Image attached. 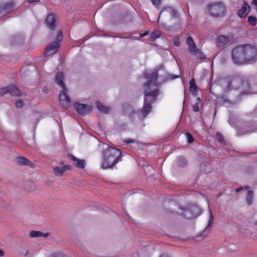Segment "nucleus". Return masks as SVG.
<instances>
[{
  "instance_id": "24",
  "label": "nucleus",
  "mask_w": 257,
  "mask_h": 257,
  "mask_svg": "<svg viewBox=\"0 0 257 257\" xmlns=\"http://www.w3.org/2000/svg\"><path fill=\"white\" fill-rule=\"evenodd\" d=\"M191 54L195 56L197 59L202 60L205 58V54L197 48L193 51L192 53H190Z\"/></svg>"
},
{
  "instance_id": "45",
  "label": "nucleus",
  "mask_w": 257,
  "mask_h": 257,
  "mask_svg": "<svg viewBox=\"0 0 257 257\" xmlns=\"http://www.w3.org/2000/svg\"><path fill=\"white\" fill-rule=\"evenodd\" d=\"M243 189V188L242 187H239L238 188H237L236 190H235V192L236 193H238L239 192V191H240L241 190H242Z\"/></svg>"
},
{
  "instance_id": "11",
  "label": "nucleus",
  "mask_w": 257,
  "mask_h": 257,
  "mask_svg": "<svg viewBox=\"0 0 257 257\" xmlns=\"http://www.w3.org/2000/svg\"><path fill=\"white\" fill-rule=\"evenodd\" d=\"M67 157L76 167L81 169L85 168V161L84 160L79 159L71 154H68Z\"/></svg>"
},
{
  "instance_id": "9",
  "label": "nucleus",
  "mask_w": 257,
  "mask_h": 257,
  "mask_svg": "<svg viewBox=\"0 0 257 257\" xmlns=\"http://www.w3.org/2000/svg\"><path fill=\"white\" fill-rule=\"evenodd\" d=\"M68 90L66 88L62 89L59 94L60 103L65 108H68L71 105V99L67 95Z\"/></svg>"
},
{
  "instance_id": "42",
  "label": "nucleus",
  "mask_w": 257,
  "mask_h": 257,
  "mask_svg": "<svg viewBox=\"0 0 257 257\" xmlns=\"http://www.w3.org/2000/svg\"><path fill=\"white\" fill-rule=\"evenodd\" d=\"M28 70L27 69V67H23L21 70V72L22 73H24L26 72V71Z\"/></svg>"
},
{
  "instance_id": "19",
  "label": "nucleus",
  "mask_w": 257,
  "mask_h": 257,
  "mask_svg": "<svg viewBox=\"0 0 257 257\" xmlns=\"http://www.w3.org/2000/svg\"><path fill=\"white\" fill-rule=\"evenodd\" d=\"M55 82L60 85L62 89L66 88L64 83V76L62 72H58L55 76Z\"/></svg>"
},
{
  "instance_id": "18",
  "label": "nucleus",
  "mask_w": 257,
  "mask_h": 257,
  "mask_svg": "<svg viewBox=\"0 0 257 257\" xmlns=\"http://www.w3.org/2000/svg\"><path fill=\"white\" fill-rule=\"evenodd\" d=\"M151 108V103L150 100H148V98H145L144 106L142 109V112L145 117L149 114Z\"/></svg>"
},
{
  "instance_id": "41",
  "label": "nucleus",
  "mask_w": 257,
  "mask_h": 257,
  "mask_svg": "<svg viewBox=\"0 0 257 257\" xmlns=\"http://www.w3.org/2000/svg\"><path fill=\"white\" fill-rule=\"evenodd\" d=\"M40 0H28V3L29 4L38 3Z\"/></svg>"
},
{
  "instance_id": "47",
  "label": "nucleus",
  "mask_w": 257,
  "mask_h": 257,
  "mask_svg": "<svg viewBox=\"0 0 257 257\" xmlns=\"http://www.w3.org/2000/svg\"><path fill=\"white\" fill-rule=\"evenodd\" d=\"M60 164L62 167H64V166H65V165L64 164V162H63V161L60 162Z\"/></svg>"
},
{
  "instance_id": "10",
  "label": "nucleus",
  "mask_w": 257,
  "mask_h": 257,
  "mask_svg": "<svg viewBox=\"0 0 257 257\" xmlns=\"http://www.w3.org/2000/svg\"><path fill=\"white\" fill-rule=\"evenodd\" d=\"M15 10L14 3L9 2L0 5V17L4 16Z\"/></svg>"
},
{
  "instance_id": "37",
  "label": "nucleus",
  "mask_w": 257,
  "mask_h": 257,
  "mask_svg": "<svg viewBox=\"0 0 257 257\" xmlns=\"http://www.w3.org/2000/svg\"><path fill=\"white\" fill-rule=\"evenodd\" d=\"M213 217L211 211H210V218L208 224V227L211 226L213 223Z\"/></svg>"
},
{
  "instance_id": "16",
  "label": "nucleus",
  "mask_w": 257,
  "mask_h": 257,
  "mask_svg": "<svg viewBox=\"0 0 257 257\" xmlns=\"http://www.w3.org/2000/svg\"><path fill=\"white\" fill-rule=\"evenodd\" d=\"M56 19L53 14H50L46 19L47 27L51 30H54L55 27Z\"/></svg>"
},
{
  "instance_id": "35",
  "label": "nucleus",
  "mask_w": 257,
  "mask_h": 257,
  "mask_svg": "<svg viewBox=\"0 0 257 257\" xmlns=\"http://www.w3.org/2000/svg\"><path fill=\"white\" fill-rule=\"evenodd\" d=\"M24 105L23 102L21 100H17L16 101V106L18 108H22Z\"/></svg>"
},
{
  "instance_id": "5",
  "label": "nucleus",
  "mask_w": 257,
  "mask_h": 257,
  "mask_svg": "<svg viewBox=\"0 0 257 257\" xmlns=\"http://www.w3.org/2000/svg\"><path fill=\"white\" fill-rule=\"evenodd\" d=\"M63 38V34L61 31L58 32L56 40L51 43L45 49L44 53L46 56H50L56 53L60 46Z\"/></svg>"
},
{
  "instance_id": "26",
  "label": "nucleus",
  "mask_w": 257,
  "mask_h": 257,
  "mask_svg": "<svg viewBox=\"0 0 257 257\" xmlns=\"http://www.w3.org/2000/svg\"><path fill=\"white\" fill-rule=\"evenodd\" d=\"M253 192L252 191L249 190L247 192L246 203L247 205H251L253 203Z\"/></svg>"
},
{
  "instance_id": "2",
  "label": "nucleus",
  "mask_w": 257,
  "mask_h": 257,
  "mask_svg": "<svg viewBox=\"0 0 257 257\" xmlns=\"http://www.w3.org/2000/svg\"><path fill=\"white\" fill-rule=\"evenodd\" d=\"M207 10L209 14L214 18L224 17L227 12L226 6L221 2H215L207 5Z\"/></svg>"
},
{
  "instance_id": "14",
  "label": "nucleus",
  "mask_w": 257,
  "mask_h": 257,
  "mask_svg": "<svg viewBox=\"0 0 257 257\" xmlns=\"http://www.w3.org/2000/svg\"><path fill=\"white\" fill-rule=\"evenodd\" d=\"M250 7L246 1H244L243 6L237 12V16L240 18H245L250 11Z\"/></svg>"
},
{
  "instance_id": "39",
  "label": "nucleus",
  "mask_w": 257,
  "mask_h": 257,
  "mask_svg": "<svg viewBox=\"0 0 257 257\" xmlns=\"http://www.w3.org/2000/svg\"><path fill=\"white\" fill-rule=\"evenodd\" d=\"M161 0H151L153 4L156 6H158Z\"/></svg>"
},
{
  "instance_id": "34",
  "label": "nucleus",
  "mask_w": 257,
  "mask_h": 257,
  "mask_svg": "<svg viewBox=\"0 0 257 257\" xmlns=\"http://www.w3.org/2000/svg\"><path fill=\"white\" fill-rule=\"evenodd\" d=\"M51 257H66V255L62 252H58L53 253Z\"/></svg>"
},
{
  "instance_id": "30",
  "label": "nucleus",
  "mask_w": 257,
  "mask_h": 257,
  "mask_svg": "<svg viewBox=\"0 0 257 257\" xmlns=\"http://www.w3.org/2000/svg\"><path fill=\"white\" fill-rule=\"evenodd\" d=\"M160 35H161L160 32L158 31H154V32H152L150 34V38L151 40L154 41L157 38L160 37Z\"/></svg>"
},
{
  "instance_id": "20",
  "label": "nucleus",
  "mask_w": 257,
  "mask_h": 257,
  "mask_svg": "<svg viewBox=\"0 0 257 257\" xmlns=\"http://www.w3.org/2000/svg\"><path fill=\"white\" fill-rule=\"evenodd\" d=\"M186 43L188 45V51L190 53H192L197 47L191 36L187 37L186 39Z\"/></svg>"
},
{
  "instance_id": "49",
  "label": "nucleus",
  "mask_w": 257,
  "mask_h": 257,
  "mask_svg": "<svg viewBox=\"0 0 257 257\" xmlns=\"http://www.w3.org/2000/svg\"><path fill=\"white\" fill-rule=\"evenodd\" d=\"M147 34H148V33H144V34H140V36H141V37H143V36H144L145 35H147Z\"/></svg>"
},
{
  "instance_id": "38",
  "label": "nucleus",
  "mask_w": 257,
  "mask_h": 257,
  "mask_svg": "<svg viewBox=\"0 0 257 257\" xmlns=\"http://www.w3.org/2000/svg\"><path fill=\"white\" fill-rule=\"evenodd\" d=\"M173 43L174 45L176 46H179L180 45L179 40L178 38H174L173 40Z\"/></svg>"
},
{
  "instance_id": "44",
  "label": "nucleus",
  "mask_w": 257,
  "mask_h": 257,
  "mask_svg": "<svg viewBox=\"0 0 257 257\" xmlns=\"http://www.w3.org/2000/svg\"><path fill=\"white\" fill-rule=\"evenodd\" d=\"M251 4L252 5L257 6V0H253L252 2H251Z\"/></svg>"
},
{
  "instance_id": "1",
  "label": "nucleus",
  "mask_w": 257,
  "mask_h": 257,
  "mask_svg": "<svg viewBox=\"0 0 257 257\" xmlns=\"http://www.w3.org/2000/svg\"><path fill=\"white\" fill-rule=\"evenodd\" d=\"M121 152L117 149L109 147L103 153L101 167L108 169L112 167L121 160Z\"/></svg>"
},
{
  "instance_id": "50",
  "label": "nucleus",
  "mask_w": 257,
  "mask_h": 257,
  "mask_svg": "<svg viewBox=\"0 0 257 257\" xmlns=\"http://www.w3.org/2000/svg\"><path fill=\"white\" fill-rule=\"evenodd\" d=\"M28 253V251H27L26 252V255H27Z\"/></svg>"
},
{
  "instance_id": "6",
  "label": "nucleus",
  "mask_w": 257,
  "mask_h": 257,
  "mask_svg": "<svg viewBox=\"0 0 257 257\" xmlns=\"http://www.w3.org/2000/svg\"><path fill=\"white\" fill-rule=\"evenodd\" d=\"M242 45L234 48L231 52V58L233 63L238 65L245 64Z\"/></svg>"
},
{
  "instance_id": "40",
  "label": "nucleus",
  "mask_w": 257,
  "mask_h": 257,
  "mask_svg": "<svg viewBox=\"0 0 257 257\" xmlns=\"http://www.w3.org/2000/svg\"><path fill=\"white\" fill-rule=\"evenodd\" d=\"M63 168H65V171L66 170H71L72 169V167L70 166V165H65V166H64V167H63Z\"/></svg>"
},
{
  "instance_id": "51",
  "label": "nucleus",
  "mask_w": 257,
  "mask_h": 257,
  "mask_svg": "<svg viewBox=\"0 0 257 257\" xmlns=\"http://www.w3.org/2000/svg\"><path fill=\"white\" fill-rule=\"evenodd\" d=\"M245 188H249V187L247 186V187H245Z\"/></svg>"
},
{
  "instance_id": "21",
  "label": "nucleus",
  "mask_w": 257,
  "mask_h": 257,
  "mask_svg": "<svg viewBox=\"0 0 257 257\" xmlns=\"http://www.w3.org/2000/svg\"><path fill=\"white\" fill-rule=\"evenodd\" d=\"M9 93L10 94V95H11L12 96L18 97L21 95L20 90L14 85L12 84L9 85Z\"/></svg>"
},
{
  "instance_id": "27",
  "label": "nucleus",
  "mask_w": 257,
  "mask_h": 257,
  "mask_svg": "<svg viewBox=\"0 0 257 257\" xmlns=\"http://www.w3.org/2000/svg\"><path fill=\"white\" fill-rule=\"evenodd\" d=\"M53 171L56 176H61L65 172V168L63 167H56L53 169Z\"/></svg>"
},
{
  "instance_id": "7",
  "label": "nucleus",
  "mask_w": 257,
  "mask_h": 257,
  "mask_svg": "<svg viewBox=\"0 0 257 257\" xmlns=\"http://www.w3.org/2000/svg\"><path fill=\"white\" fill-rule=\"evenodd\" d=\"M202 210L200 207L195 205H191L184 210L183 215L188 219H193L201 214Z\"/></svg>"
},
{
  "instance_id": "23",
  "label": "nucleus",
  "mask_w": 257,
  "mask_h": 257,
  "mask_svg": "<svg viewBox=\"0 0 257 257\" xmlns=\"http://www.w3.org/2000/svg\"><path fill=\"white\" fill-rule=\"evenodd\" d=\"M50 233H43L40 231H32L30 232V236L31 237H37L43 236L46 237L49 235Z\"/></svg>"
},
{
  "instance_id": "22",
  "label": "nucleus",
  "mask_w": 257,
  "mask_h": 257,
  "mask_svg": "<svg viewBox=\"0 0 257 257\" xmlns=\"http://www.w3.org/2000/svg\"><path fill=\"white\" fill-rule=\"evenodd\" d=\"M95 104L99 111L103 113H107L110 110V108L109 107L104 105L99 101H97Z\"/></svg>"
},
{
  "instance_id": "48",
  "label": "nucleus",
  "mask_w": 257,
  "mask_h": 257,
  "mask_svg": "<svg viewBox=\"0 0 257 257\" xmlns=\"http://www.w3.org/2000/svg\"><path fill=\"white\" fill-rule=\"evenodd\" d=\"M153 75H154V76H153L154 77V79L156 81L157 80V75H156V74H154Z\"/></svg>"
},
{
  "instance_id": "25",
  "label": "nucleus",
  "mask_w": 257,
  "mask_h": 257,
  "mask_svg": "<svg viewBox=\"0 0 257 257\" xmlns=\"http://www.w3.org/2000/svg\"><path fill=\"white\" fill-rule=\"evenodd\" d=\"M18 163L21 165L32 166L33 163L24 157H19L18 158Z\"/></svg>"
},
{
  "instance_id": "33",
  "label": "nucleus",
  "mask_w": 257,
  "mask_h": 257,
  "mask_svg": "<svg viewBox=\"0 0 257 257\" xmlns=\"http://www.w3.org/2000/svg\"><path fill=\"white\" fill-rule=\"evenodd\" d=\"M186 136L188 143L191 144L194 142V138L190 133H186Z\"/></svg>"
},
{
  "instance_id": "4",
  "label": "nucleus",
  "mask_w": 257,
  "mask_h": 257,
  "mask_svg": "<svg viewBox=\"0 0 257 257\" xmlns=\"http://www.w3.org/2000/svg\"><path fill=\"white\" fill-rule=\"evenodd\" d=\"M155 83L156 82L155 81L151 80L144 85L145 87V98H148V100L150 97L151 100L155 101L159 94V90L158 88H152V85H155Z\"/></svg>"
},
{
  "instance_id": "28",
  "label": "nucleus",
  "mask_w": 257,
  "mask_h": 257,
  "mask_svg": "<svg viewBox=\"0 0 257 257\" xmlns=\"http://www.w3.org/2000/svg\"><path fill=\"white\" fill-rule=\"evenodd\" d=\"M247 21L250 26H254L256 24L257 19L254 16H250L248 17Z\"/></svg>"
},
{
  "instance_id": "13",
  "label": "nucleus",
  "mask_w": 257,
  "mask_h": 257,
  "mask_svg": "<svg viewBox=\"0 0 257 257\" xmlns=\"http://www.w3.org/2000/svg\"><path fill=\"white\" fill-rule=\"evenodd\" d=\"M233 39V36L232 35H228L227 36L220 35L219 36L216 40L217 44L219 47H223Z\"/></svg>"
},
{
  "instance_id": "12",
  "label": "nucleus",
  "mask_w": 257,
  "mask_h": 257,
  "mask_svg": "<svg viewBox=\"0 0 257 257\" xmlns=\"http://www.w3.org/2000/svg\"><path fill=\"white\" fill-rule=\"evenodd\" d=\"M162 16H170L172 18H175L178 16V14L177 11L175 10L172 9L169 7H165L163 10L160 12L159 14V17L158 20L159 22V19L160 17Z\"/></svg>"
},
{
  "instance_id": "8",
  "label": "nucleus",
  "mask_w": 257,
  "mask_h": 257,
  "mask_svg": "<svg viewBox=\"0 0 257 257\" xmlns=\"http://www.w3.org/2000/svg\"><path fill=\"white\" fill-rule=\"evenodd\" d=\"M73 107L76 111L82 115H87L92 110L91 106L77 102L73 103Z\"/></svg>"
},
{
  "instance_id": "15",
  "label": "nucleus",
  "mask_w": 257,
  "mask_h": 257,
  "mask_svg": "<svg viewBox=\"0 0 257 257\" xmlns=\"http://www.w3.org/2000/svg\"><path fill=\"white\" fill-rule=\"evenodd\" d=\"M250 80L249 78H244L241 80V83L240 85L241 89L244 91L246 93L250 92L251 84H250Z\"/></svg>"
},
{
  "instance_id": "3",
  "label": "nucleus",
  "mask_w": 257,
  "mask_h": 257,
  "mask_svg": "<svg viewBox=\"0 0 257 257\" xmlns=\"http://www.w3.org/2000/svg\"><path fill=\"white\" fill-rule=\"evenodd\" d=\"M245 64L254 62L257 57V49L253 45L246 44L242 45Z\"/></svg>"
},
{
  "instance_id": "46",
  "label": "nucleus",
  "mask_w": 257,
  "mask_h": 257,
  "mask_svg": "<svg viewBox=\"0 0 257 257\" xmlns=\"http://www.w3.org/2000/svg\"><path fill=\"white\" fill-rule=\"evenodd\" d=\"M4 255V252L3 250L0 249V257L3 256Z\"/></svg>"
},
{
  "instance_id": "29",
  "label": "nucleus",
  "mask_w": 257,
  "mask_h": 257,
  "mask_svg": "<svg viewBox=\"0 0 257 257\" xmlns=\"http://www.w3.org/2000/svg\"><path fill=\"white\" fill-rule=\"evenodd\" d=\"M201 102V100L199 97H197L196 99L195 104L193 105V110L194 111L197 112L199 110V106Z\"/></svg>"
},
{
  "instance_id": "31",
  "label": "nucleus",
  "mask_w": 257,
  "mask_h": 257,
  "mask_svg": "<svg viewBox=\"0 0 257 257\" xmlns=\"http://www.w3.org/2000/svg\"><path fill=\"white\" fill-rule=\"evenodd\" d=\"M189 84L190 91L193 92H196L197 91V85L196 84L195 80H191L189 83Z\"/></svg>"
},
{
  "instance_id": "43",
  "label": "nucleus",
  "mask_w": 257,
  "mask_h": 257,
  "mask_svg": "<svg viewBox=\"0 0 257 257\" xmlns=\"http://www.w3.org/2000/svg\"><path fill=\"white\" fill-rule=\"evenodd\" d=\"M125 142L128 144H131L134 143V141L131 139H128L125 140Z\"/></svg>"
},
{
  "instance_id": "32",
  "label": "nucleus",
  "mask_w": 257,
  "mask_h": 257,
  "mask_svg": "<svg viewBox=\"0 0 257 257\" xmlns=\"http://www.w3.org/2000/svg\"><path fill=\"white\" fill-rule=\"evenodd\" d=\"M9 86L6 87H4V88H2L0 89V95L1 96H3L4 95L7 94V93H9Z\"/></svg>"
},
{
  "instance_id": "17",
  "label": "nucleus",
  "mask_w": 257,
  "mask_h": 257,
  "mask_svg": "<svg viewBox=\"0 0 257 257\" xmlns=\"http://www.w3.org/2000/svg\"><path fill=\"white\" fill-rule=\"evenodd\" d=\"M219 84L224 91H228L231 89L232 83L230 79L226 78L221 79Z\"/></svg>"
},
{
  "instance_id": "36",
  "label": "nucleus",
  "mask_w": 257,
  "mask_h": 257,
  "mask_svg": "<svg viewBox=\"0 0 257 257\" xmlns=\"http://www.w3.org/2000/svg\"><path fill=\"white\" fill-rule=\"evenodd\" d=\"M216 138L217 139V140H218L220 142H222L224 141L223 136L219 133H216Z\"/></svg>"
}]
</instances>
